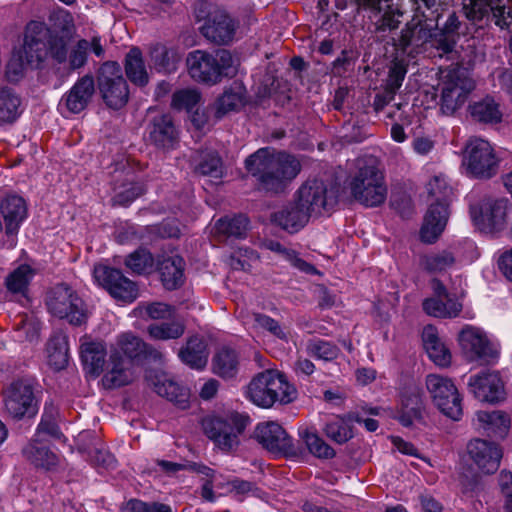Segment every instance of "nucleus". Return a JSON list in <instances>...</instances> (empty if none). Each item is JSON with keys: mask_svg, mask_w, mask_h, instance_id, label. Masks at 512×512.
Here are the masks:
<instances>
[{"mask_svg": "<svg viewBox=\"0 0 512 512\" xmlns=\"http://www.w3.org/2000/svg\"><path fill=\"white\" fill-rule=\"evenodd\" d=\"M245 168L256 179L260 191L280 194L301 172L299 159L273 148H260L245 160Z\"/></svg>", "mask_w": 512, "mask_h": 512, "instance_id": "f257e3e1", "label": "nucleus"}, {"mask_svg": "<svg viewBox=\"0 0 512 512\" xmlns=\"http://www.w3.org/2000/svg\"><path fill=\"white\" fill-rule=\"evenodd\" d=\"M70 37L51 31L44 23L31 21L25 32L22 55L26 64L38 67L48 55L58 63L68 58Z\"/></svg>", "mask_w": 512, "mask_h": 512, "instance_id": "f03ea898", "label": "nucleus"}, {"mask_svg": "<svg viewBox=\"0 0 512 512\" xmlns=\"http://www.w3.org/2000/svg\"><path fill=\"white\" fill-rule=\"evenodd\" d=\"M251 424L246 413L228 411L223 414L208 415L202 420L206 437L224 453H234L241 444V436Z\"/></svg>", "mask_w": 512, "mask_h": 512, "instance_id": "7ed1b4c3", "label": "nucleus"}, {"mask_svg": "<svg viewBox=\"0 0 512 512\" xmlns=\"http://www.w3.org/2000/svg\"><path fill=\"white\" fill-rule=\"evenodd\" d=\"M357 168L349 184L354 200L365 207L382 205L387 198V186L377 160L373 157L359 159Z\"/></svg>", "mask_w": 512, "mask_h": 512, "instance_id": "20e7f679", "label": "nucleus"}, {"mask_svg": "<svg viewBox=\"0 0 512 512\" xmlns=\"http://www.w3.org/2000/svg\"><path fill=\"white\" fill-rule=\"evenodd\" d=\"M186 64L190 76L198 82L216 84L223 77L236 74L235 61L228 50L219 49L214 53L195 50L188 54Z\"/></svg>", "mask_w": 512, "mask_h": 512, "instance_id": "39448f33", "label": "nucleus"}, {"mask_svg": "<svg viewBox=\"0 0 512 512\" xmlns=\"http://www.w3.org/2000/svg\"><path fill=\"white\" fill-rule=\"evenodd\" d=\"M247 397L261 408H270L274 403L288 404L296 398V389L285 376L275 370L257 374L249 383Z\"/></svg>", "mask_w": 512, "mask_h": 512, "instance_id": "423d86ee", "label": "nucleus"}, {"mask_svg": "<svg viewBox=\"0 0 512 512\" xmlns=\"http://www.w3.org/2000/svg\"><path fill=\"white\" fill-rule=\"evenodd\" d=\"M428 192L436 198L425 215L421 227V240L425 243H434L443 232L448 220V205L452 189L446 179L442 176H435L428 183Z\"/></svg>", "mask_w": 512, "mask_h": 512, "instance_id": "0eeeda50", "label": "nucleus"}, {"mask_svg": "<svg viewBox=\"0 0 512 512\" xmlns=\"http://www.w3.org/2000/svg\"><path fill=\"white\" fill-rule=\"evenodd\" d=\"M511 203L506 197L484 195L470 203V217L475 227L483 233L502 231L507 223Z\"/></svg>", "mask_w": 512, "mask_h": 512, "instance_id": "6e6552de", "label": "nucleus"}, {"mask_svg": "<svg viewBox=\"0 0 512 512\" xmlns=\"http://www.w3.org/2000/svg\"><path fill=\"white\" fill-rule=\"evenodd\" d=\"M97 88L107 107L119 110L129 100V86L122 67L115 61L103 63L97 72Z\"/></svg>", "mask_w": 512, "mask_h": 512, "instance_id": "1a4fd4ad", "label": "nucleus"}, {"mask_svg": "<svg viewBox=\"0 0 512 512\" xmlns=\"http://www.w3.org/2000/svg\"><path fill=\"white\" fill-rule=\"evenodd\" d=\"M46 305L52 315L67 319L72 325L80 326L87 320L83 300L66 284L56 285L47 292Z\"/></svg>", "mask_w": 512, "mask_h": 512, "instance_id": "9d476101", "label": "nucleus"}, {"mask_svg": "<svg viewBox=\"0 0 512 512\" xmlns=\"http://www.w3.org/2000/svg\"><path fill=\"white\" fill-rule=\"evenodd\" d=\"M207 9L206 2L198 3L195 9L196 18L199 21L205 20L200 27L201 34L209 41L219 45L230 43L236 32V21L223 9L215 8L212 11H207Z\"/></svg>", "mask_w": 512, "mask_h": 512, "instance_id": "9b49d317", "label": "nucleus"}, {"mask_svg": "<svg viewBox=\"0 0 512 512\" xmlns=\"http://www.w3.org/2000/svg\"><path fill=\"white\" fill-rule=\"evenodd\" d=\"M475 88L474 81L462 68H453L444 75L441 84L440 110L445 115H453L467 101Z\"/></svg>", "mask_w": 512, "mask_h": 512, "instance_id": "f8f14e48", "label": "nucleus"}, {"mask_svg": "<svg viewBox=\"0 0 512 512\" xmlns=\"http://www.w3.org/2000/svg\"><path fill=\"white\" fill-rule=\"evenodd\" d=\"M474 23H493L500 30L512 32V0H469L463 7Z\"/></svg>", "mask_w": 512, "mask_h": 512, "instance_id": "ddd939ff", "label": "nucleus"}, {"mask_svg": "<svg viewBox=\"0 0 512 512\" xmlns=\"http://www.w3.org/2000/svg\"><path fill=\"white\" fill-rule=\"evenodd\" d=\"M254 439L268 452L276 456L296 457L302 454L300 445L277 422L269 421L257 424Z\"/></svg>", "mask_w": 512, "mask_h": 512, "instance_id": "4468645a", "label": "nucleus"}, {"mask_svg": "<svg viewBox=\"0 0 512 512\" xmlns=\"http://www.w3.org/2000/svg\"><path fill=\"white\" fill-rule=\"evenodd\" d=\"M426 387L437 408L447 417L458 421L462 416V399L453 381L439 374L426 377Z\"/></svg>", "mask_w": 512, "mask_h": 512, "instance_id": "2eb2a0df", "label": "nucleus"}, {"mask_svg": "<svg viewBox=\"0 0 512 512\" xmlns=\"http://www.w3.org/2000/svg\"><path fill=\"white\" fill-rule=\"evenodd\" d=\"M464 164L471 176L490 179L497 174L499 160L488 141L475 138L466 145Z\"/></svg>", "mask_w": 512, "mask_h": 512, "instance_id": "dca6fc26", "label": "nucleus"}, {"mask_svg": "<svg viewBox=\"0 0 512 512\" xmlns=\"http://www.w3.org/2000/svg\"><path fill=\"white\" fill-rule=\"evenodd\" d=\"M293 196L312 217L329 212L338 201L335 192L318 179L304 182Z\"/></svg>", "mask_w": 512, "mask_h": 512, "instance_id": "f3484780", "label": "nucleus"}, {"mask_svg": "<svg viewBox=\"0 0 512 512\" xmlns=\"http://www.w3.org/2000/svg\"><path fill=\"white\" fill-rule=\"evenodd\" d=\"M94 277L117 301L131 303L138 297L136 284L118 269L98 265L94 268Z\"/></svg>", "mask_w": 512, "mask_h": 512, "instance_id": "a211bd4d", "label": "nucleus"}, {"mask_svg": "<svg viewBox=\"0 0 512 512\" xmlns=\"http://www.w3.org/2000/svg\"><path fill=\"white\" fill-rule=\"evenodd\" d=\"M6 412L15 419L36 413L35 397L32 385L25 380L11 383L3 392Z\"/></svg>", "mask_w": 512, "mask_h": 512, "instance_id": "6ab92c4d", "label": "nucleus"}, {"mask_svg": "<svg viewBox=\"0 0 512 512\" xmlns=\"http://www.w3.org/2000/svg\"><path fill=\"white\" fill-rule=\"evenodd\" d=\"M436 29H438L437 23L416 15L401 32L399 38L401 50L409 55L420 53L430 40L435 41Z\"/></svg>", "mask_w": 512, "mask_h": 512, "instance_id": "aec40b11", "label": "nucleus"}, {"mask_svg": "<svg viewBox=\"0 0 512 512\" xmlns=\"http://www.w3.org/2000/svg\"><path fill=\"white\" fill-rule=\"evenodd\" d=\"M392 0H355L359 10L368 11L373 21V32L384 34L399 27V17L402 15L393 9Z\"/></svg>", "mask_w": 512, "mask_h": 512, "instance_id": "412c9836", "label": "nucleus"}, {"mask_svg": "<svg viewBox=\"0 0 512 512\" xmlns=\"http://www.w3.org/2000/svg\"><path fill=\"white\" fill-rule=\"evenodd\" d=\"M110 352H117L124 355V359L135 361L153 360L161 362L163 354L153 346L145 343L142 339L132 333H123L117 337L116 343L111 347Z\"/></svg>", "mask_w": 512, "mask_h": 512, "instance_id": "4be33fe9", "label": "nucleus"}, {"mask_svg": "<svg viewBox=\"0 0 512 512\" xmlns=\"http://www.w3.org/2000/svg\"><path fill=\"white\" fill-rule=\"evenodd\" d=\"M458 339L463 352L472 360L490 362L498 356V352L479 328L466 326L459 333Z\"/></svg>", "mask_w": 512, "mask_h": 512, "instance_id": "5701e85b", "label": "nucleus"}, {"mask_svg": "<svg viewBox=\"0 0 512 512\" xmlns=\"http://www.w3.org/2000/svg\"><path fill=\"white\" fill-rule=\"evenodd\" d=\"M467 453L478 469L485 474L495 473L503 456L498 445L483 439L471 440L467 445Z\"/></svg>", "mask_w": 512, "mask_h": 512, "instance_id": "b1692460", "label": "nucleus"}, {"mask_svg": "<svg viewBox=\"0 0 512 512\" xmlns=\"http://www.w3.org/2000/svg\"><path fill=\"white\" fill-rule=\"evenodd\" d=\"M102 385L106 389H115L130 384L136 377L134 364L117 352H110L103 371Z\"/></svg>", "mask_w": 512, "mask_h": 512, "instance_id": "393cba45", "label": "nucleus"}, {"mask_svg": "<svg viewBox=\"0 0 512 512\" xmlns=\"http://www.w3.org/2000/svg\"><path fill=\"white\" fill-rule=\"evenodd\" d=\"M468 384L474 396L482 402L493 403L503 397V382L496 371L471 376Z\"/></svg>", "mask_w": 512, "mask_h": 512, "instance_id": "a878e982", "label": "nucleus"}, {"mask_svg": "<svg viewBox=\"0 0 512 512\" xmlns=\"http://www.w3.org/2000/svg\"><path fill=\"white\" fill-rule=\"evenodd\" d=\"M311 218L312 216L294 197L271 216L276 225L291 234L303 229Z\"/></svg>", "mask_w": 512, "mask_h": 512, "instance_id": "bb28decb", "label": "nucleus"}, {"mask_svg": "<svg viewBox=\"0 0 512 512\" xmlns=\"http://www.w3.org/2000/svg\"><path fill=\"white\" fill-rule=\"evenodd\" d=\"M147 131L149 141L158 148L171 149L178 142V132L169 114L154 116Z\"/></svg>", "mask_w": 512, "mask_h": 512, "instance_id": "cd10ccee", "label": "nucleus"}, {"mask_svg": "<svg viewBox=\"0 0 512 512\" xmlns=\"http://www.w3.org/2000/svg\"><path fill=\"white\" fill-rule=\"evenodd\" d=\"M146 380L159 396L166 398L182 410L189 407L188 391L165 374L150 372L146 375Z\"/></svg>", "mask_w": 512, "mask_h": 512, "instance_id": "c85d7f7f", "label": "nucleus"}, {"mask_svg": "<svg viewBox=\"0 0 512 512\" xmlns=\"http://www.w3.org/2000/svg\"><path fill=\"white\" fill-rule=\"evenodd\" d=\"M95 93V80L91 75H84L65 94L63 100L72 113H80L91 102Z\"/></svg>", "mask_w": 512, "mask_h": 512, "instance_id": "c756f323", "label": "nucleus"}, {"mask_svg": "<svg viewBox=\"0 0 512 512\" xmlns=\"http://www.w3.org/2000/svg\"><path fill=\"white\" fill-rule=\"evenodd\" d=\"M424 348L429 358L439 367H447L451 363V353L438 335L436 327L427 325L422 332Z\"/></svg>", "mask_w": 512, "mask_h": 512, "instance_id": "7c9ffc66", "label": "nucleus"}, {"mask_svg": "<svg viewBox=\"0 0 512 512\" xmlns=\"http://www.w3.org/2000/svg\"><path fill=\"white\" fill-rule=\"evenodd\" d=\"M424 404L421 394L416 391L406 392L401 397L396 419L404 427H411L423 419Z\"/></svg>", "mask_w": 512, "mask_h": 512, "instance_id": "2f4dec72", "label": "nucleus"}, {"mask_svg": "<svg viewBox=\"0 0 512 512\" xmlns=\"http://www.w3.org/2000/svg\"><path fill=\"white\" fill-rule=\"evenodd\" d=\"M80 353L84 369L87 371V373L94 377H98L101 373H103L107 364L105 360L107 350L103 342H84L81 345Z\"/></svg>", "mask_w": 512, "mask_h": 512, "instance_id": "473e14b6", "label": "nucleus"}, {"mask_svg": "<svg viewBox=\"0 0 512 512\" xmlns=\"http://www.w3.org/2000/svg\"><path fill=\"white\" fill-rule=\"evenodd\" d=\"M184 260L178 255L163 257L158 261V271L163 286L175 290L184 282Z\"/></svg>", "mask_w": 512, "mask_h": 512, "instance_id": "72a5a7b5", "label": "nucleus"}, {"mask_svg": "<svg viewBox=\"0 0 512 512\" xmlns=\"http://www.w3.org/2000/svg\"><path fill=\"white\" fill-rule=\"evenodd\" d=\"M124 69L129 81L138 86L145 87L150 80L148 69L141 50L138 47H133L125 55Z\"/></svg>", "mask_w": 512, "mask_h": 512, "instance_id": "f704fd0d", "label": "nucleus"}, {"mask_svg": "<svg viewBox=\"0 0 512 512\" xmlns=\"http://www.w3.org/2000/svg\"><path fill=\"white\" fill-rule=\"evenodd\" d=\"M1 213L6 224V232H16L20 223L27 215V208L24 199L17 195L6 197L1 202Z\"/></svg>", "mask_w": 512, "mask_h": 512, "instance_id": "c9c22d12", "label": "nucleus"}, {"mask_svg": "<svg viewBox=\"0 0 512 512\" xmlns=\"http://www.w3.org/2000/svg\"><path fill=\"white\" fill-rule=\"evenodd\" d=\"M194 171L200 175L220 178L223 174L222 160L218 153L212 149H201L192 156Z\"/></svg>", "mask_w": 512, "mask_h": 512, "instance_id": "e433bc0d", "label": "nucleus"}, {"mask_svg": "<svg viewBox=\"0 0 512 512\" xmlns=\"http://www.w3.org/2000/svg\"><path fill=\"white\" fill-rule=\"evenodd\" d=\"M245 93V87L237 82L225 89L215 102V117L221 119L229 112L238 110L244 104Z\"/></svg>", "mask_w": 512, "mask_h": 512, "instance_id": "4c0bfd02", "label": "nucleus"}, {"mask_svg": "<svg viewBox=\"0 0 512 512\" xmlns=\"http://www.w3.org/2000/svg\"><path fill=\"white\" fill-rule=\"evenodd\" d=\"M480 427L489 437L504 438L510 428L509 417L501 411H479L476 414Z\"/></svg>", "mask_w": 512, "mask_h": 512, "instance_id": "58836bf2", "label": "nucleus"}, {"mask_svg": "<svg viewBox=\"0 0 512 512\" xmlns=\"http://www.w3.org/2000/svg\"><path fill=\"white\" fill-rule=\"evenodd\" d=\"M179 357L188 366L202 369L208 361V351L205 341L199 336L188 339L186 346L179 351Z\"/></svg>", "mask_w": 512, "mask_h": 512, "instance_id": "ea45409f", "label": "nucleus"}, {"mask_svg": "<svg viewBox=\"0 0 512 512\" xmlns=\"http://www.w3.org/2000/svg\"><path fill=\"white\" fill-rule=\"evenodd\" d=\"M461 22L457 15L453 12L450 13L444 25L435 31V47L443 53H450L453 51L456 39L459 35V28Z\"/></svg>", "mask_w": 512, "mask_h": 512, "instance_id": "a19ab883", "label": "nucleus"}, {"mask_svg": "<svg viewBox=\"0 0 512 512\" xmlns=\"http://www.w3.org/2000/svg\"><path fill=\"white\" fill-rule=\"evenodd\" d=\"M213 372L221 378H234L239 369V356L231 348L224 347L220 349L212 360Z\"/></svg>", "mask_w": 512, "mask_h": 512, "instance_id": "79ce46f5", "label": "nucleus"}, {"mask_svg": "<svg viewBox=\"0 0 512 512\" xmlns=\"http://www.w3.org/2000/svg\"><path fill=\"white\" fill-rule=\"evenodd\" d=\"M473 120L484 124H496L502 119L499 104L492 97H485L469 106Z\"/></svg>", "mask_w": 512, "mask_h": 512, "instance_id": "37998d69", "label": "nucleus"}, {"mask_svg": "<svg viewBox=\"0 0 512 512\" xmlns=\"http://www.w3.org/2000/svg\"><path fill=\"white\" fill-rule=\"evenodd\" d=\"M48 362L55 370L64 369L69 362L68 338L58 333L53 335L47 343Z\"/></svg>", "mask_w": 512, "mask_h": 512, "instance_id": "c03bdc74", "label": "nucleus"}, {"mask_svg": "<svg viewBox=\"0 0 512 512\" xmlns=\"http://www.w3.org/2000/svg\"><path fill=\"white\" fill-rule=\"evenodd\" d=\"M150 61L153 67L162 73L176 71L179 62V55L174 49L162 44L153 45L149 51Z\"/></svg>", "mask_w": 512, "mask_h": 512, "instance_id": "a18cd8bd", "label": "nucleus"}, {"mask_svg": "<svg viewBox=\"0 0 512 512\" xmlns=\"http://www.w3.org/2000/svg\"><path fill=\"white\" fill-rule=\"evenodd\" d=\"M35 271L27 264H22L5 278V286L10 293L25 296Z\"/></svg>", "mask_w": 512, "mask_h": 512, "instance_id": "49530a36", "label": "nucleus"}, {"mask_svg": "<svg viewBox=\"0 0 512 512\" xmlns=\"http://www.w3.org/2000/svg\"><path fill=\"white\" fill-rule=\"evenodd\" d=\"M422 306L428 315L439 318L456 317L462 310V304L453 299L444 302L438 298H427L423 301Z\"/></svg>", "mask_w": 512, "mask_h": 512, "instance_id": "de8ad7c7", "label": "nucleus"}, {"mask_svg": "<svg viewBox=\"0 0 512 512\" xmlns=\"http://www.w3.org/2000/svg\"><path fill=\"white\" fill-rule=\"evenodd\" d=\"M299 437L306 445L308 451L320 459H331L335 450L327 444L315 431L304 429L299 431Z\"/></svg>", "mask_w": 512, "mask_h": 512, "instance_id": "09e8293b", "label": "nucleus"}, {"mask_svg": "<svg viewBox=\"0 0 512 512\" xmlns=\"http://www.w3.org/2000/svg\"><path fill=\"white\" fill-rule=\"evenodd\" d=\"M248 218L244 215L234 216L232 218H221L216 222L217 233L228 238L241 239L246 236L248 230Z\"/></svg>", "mask_w": 512, "mask_h": 512, "instance_id": "8fccbe9b", "label": "nucleus"}, {"mask_svg": "<svg viewBox=\"0 0 512 512\" xmlns=\"http://www.w3.org/2000/svg\"><path fill=\"white\" fill-rule=\"evenodd\" d=\"M20 97L11 88L0 90V123H11L20 114Z\"/></svg>", "mask_w": 512, "mask_h": 512, "instance_id": "3c124183", "label": "nucleus"}, {"mask_svg": "<svg viewBox=\"0 0 512 512\" xmlns=\"http://www.w3.org/2000/svg\"><path fill=\"white\" fill-rule=\"evenodd\" d=\"M147 332L154 340L166 341L178 339L185 332V324L179 319H175L171 322L155 323L148 326Z\"/></svg>", "mask_w": 512, "mask_h": 512, "instance_id": "603ef678", "label": "nucleus"}, {"mask_svg": "<svg viewBox=\"0 0 512 512\" xmlns=\"http://www.w3.org/2000/svg\"><path fill=\"white\" fill-rule=\"evenodd\" d=\"M22 453L24 457L34 466L50 469L57 464V456L44 446H37L35 443L27 444Z\"/></svg>", "mask_w": 512, "mask_h": 512, "instance_id": "864d4df0", "label": "nucleus"}, {"mask_svg": "<svg viewBox=\"0 0 512 512\" xmlns=\"http://www.w3.org/2000/svg\"><path fill=\"white\" fill-rule=\"evenodd\" d=\"M455 262L456 258L449 250H442L425 255L421 260L424 269L431 273L446 271L453 267Z\"/></svg>", "mask_w": 512, "mask_h": 512, "instance_id": "5fc2aeb1", "label": "nucleus"}, {"mask_svg": "<svg viewBox=\"0 0 512 512\" xmlns=\"http://www.w3.org/2000/svg\"><path fill=\"white\" fill-rule=\"evenodd\" d=\"M308 355L323 361H333L340 354V349L333 343L322 339H311L306 344Z\"/></svg>", "mask_w": 512, "mask_h": 512, "instance_id": "6e6d98bb", "label": "nucleus"}, {"mask_svg": "<svg viewBox=\"0 0 512 512\" xmlns=\"http://www.w3.org/2000/svg\"><path fill=\"white\" fill-rule=\"evenodd\" d=\"M323 431L329 439L337 444H344L353 437L352 427L343 418H334L327 422Z\"/></svg>", "mask_w": 512, "mask_h": 512, "instance_id": "4d7b16f0", "label": "nucleus"}, {"mask_svg": "<svg viewBox=\"0 0 512 512\" xmlns=\"http://www.w3.org/2000/svg\"><path fill=\"white\" fill-rule=\"evenodd\" d=\"M125 265L136 274L148 273L154 266V258L146 249H138L125 260Z\"/></svg>", "mask_w": 512, "mask_h": 512, "instance_id": "13d9d810", "label": "nucleus"}, {"mask_svg": "<svg viewBox=\"0 0 512 512\" xmlns=\"http://www.w3.org/2000/svg\"><path fill=\"white\" fill-rule=\"evenodd\" d=\"M200 93L195 89H182L176 91L172 97V106L175 109L192 110L200 101Z\"/></svg>", "mask_w": 512, "mask_h": 512, "instance_id": "bf43d9fd", "label": "nucleus"}, {"mask_svg": "<svg viewBox=\"0 0 512 512\" xmlns=\"http://www.w3.org/2000/svg\"><path fill=\"white\" fill-rule=\"evenodd\" d=\"M90 50V42L86 39H81L73 47L69 55L70 68L75 70L85 65L87 61L88 52Z\"/></svg>", "mask_w": 512, "mask_h": 512, "instance_id": "052dcab7", "label": "nucleus"}, {"mask_svg": "<svg viewBox=\"0 0 512 512\" xmlns=\"http://www.w3.org/2000/svg\"><path fill=\"white\" fill-rule=\"evenodd\" d=\"M127 507L132 512H172L169 505L159 502H143L138 499H132L127 503Z\"/></svg>", "mask_w": 512, "mask_h": 512, "instance_id": "680f3d73", "label": "nucleus"}, {"mask_svg": "<svg viewBox=\"0 0 512 512\" xmlns=\"http://www.w3.org/2000/svg\"><path fill=\"white\" fill-rule=\"evenodd\" d=\"M145 192L144 187L138 183H131L128 188L117 193L114 198V204L127 206L133 202L136 198Z\"/></svg>", "mask_w": 512, "mask_h": 512, "instance_id": "e2e57ef3", "label": "nucleus"}, {"mask_svg": "<svg viewBox=\"0 0 512 512\" xmlns=\"http://www.w3.org/2000/svg\"><path fill=\"white\" fill-rule=\"evenodd\" d=\"M424 4V10L419 15L428 21L438 24L445 11V5L441 0H421Z\"/></svg>", "mask_w": 512, "mask_h": 512, "instance_id": "0e129e2a", "label": "nucleus"}, {"mask_svg": "<svg viewBox=\"0 0 512 512\" xmlns=\"http://www.w3.org/2000/svg\"><path fill=\"white\" fill-rule=\"evenodd\" d=\"M405 75H406V68L399 63H395L389 70L388 78L386 80L385 89L396 94V92L402 85Z\"/></svg>", "mask_w": 512, "mask_h": 512, "instance_id": "69168bd1", "label": "nucleus"}, {"mask_svg": "<svg viewBox=\"0 0 512 512\" xmlns=\"http://www.w3.org/2000/svg\"><path fill=\"white\" fill-rule=\"evenodd\" d=\"M174 311V307L162 302L149 303L145 307L146 314L155 320L170 318L173 316Z\"/></svg>", "mask_w": 512, "mask_h": 512, "instance_id": "338daca9", "label": "nucleus"}, {"mask_svg": "<svg viewBox=\"0 0 512 512\" xmlns=\"http://www.w3.org/2000/svg\"><path fill=\"white\" fill-rule=\"evenodd\" d=\"M254 319L259 327L271 332L273 335L280 339L285 338V333L283 332L279 323L273 318L264 314L257 313L254 314Z\"/></svg>", "mask_w": 512, "mask_h": 512, "instance_id": "774afa93", "label": "nucleus"}]
</instances>
